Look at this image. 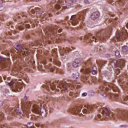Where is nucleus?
<instances>
[{
    "mask_svg": "<svg viewBox=\"0 0 128 128\" xmlns=\"http://www.w3.org/2000/svg\"><path fill=\"white\" fill-rule=\"evenodd\" d=\"M82 16H80L79 18L76 17V15H72L70 18L72 26H76L78 22V20H80L81 22H82Z\"/></svg>",
    "mask_w": 128,
    "mask_h": 128,
    "instance_id": "10",
    "label": "nucleus"
},
{
    "mask_svg": "<svg viewBox=\"0 0 128 128\" xmlns=\"http://www.w3.org/2000/svg\"><path fill=\"white\" fill-rule=\"evenodd\" d=\"M37 44H42V40H39L37 42Z\"/></svg>",
    "mask_w": 128,
    "mask_h": 128,
    "instance_id": "42",
    "label": "nucleus"
},
{
    "mask_svg": "<svg viewBox=\"0 0 128 128\" xmlns=\"http://www.w3.org/2000/svg\"><path fill=\"white\" fill-rule=\"evenodd\" d=\"M92 108L90 106H80L70 110L72 114H78L79 116L84 115L83 114H86L90 112Z\"/></svg>",
    "mask_w": 128,
    "mask_h": 128,
    "instance_id": "4",
    "label": "nucleus"
},
{
    "mask_svg": "<svg viewBox=\"0 0 128 128\" xmlns=\"http://www.w3.org/2000/svg\"><path fill=\"white\" fill-rule=\"evenodd\" d=\"M68 96V98H70V96Z\"/></svg>",
    "mask_w": 128,
    "mask_h": 128,
    "instance_id": "59",
    "label": "nucleus"
},
{
    "mask_svg": "<svg viewBox=\"0 0 128 128\" xmlns=\"http://www.w3.org/2000/svg\"><path fill=\"white\" fill-rule=\"evenodd\" d=\"M10 59H6L4 57L0 56V64H2V68H6L8 63L9 62Z\"/></svg>",
    "mask_w": 128,
    "mask_h": 128,
    "instance_id": "13",
    "label": "nucleus"
},
{
    "mask_svg": "<svg viewBox=\"0 0 128 128\" xmlns=\"http://www.w3.org/2000/svg\"><path fill=\"white\" fill-rule=\"evenodd\" d=\"M119 4L120 5L124 4V0H119Z\"/></svg>",
    "mask_w": 128,
    "mask_h": 128,
    "instance_id": "33",
    "label": "nucleus"
},
{
    "mask_svg": "<svg viewBox=\"0 0 128 128\" xmlns=\"http://www.w3.org/2000/svg\"><path fill=\"white\" fill-rule=\"evenodd\" d=\"M69 96H72V93L69 94Z\"/></svg>",
    "mask_w": 128,
    "mask_h": 128,
    "instance_id": "49",
    "label": "nucleus"
},
{
    "mask_svg": "<svg viewBox=\"0 0 128 128\" xmlns=\"http://www.w3.org/2000/svg\"><path fill=\"white\" fill-rule=\"evenodd\" d=\"M39 14H42V12H39Z\"/></svg>",
    "mask_w": 128,
    "mask_h": 128,
    "instance_id": "54",
    "label": "nucleus"
},
{
    "mask_svg": "<svg viewBox=\"0 0 128 128\" xmlns=\"http://www.w3.org/2000/svg\"><path fill=\"white\" fill-rule=\"evenodd\" d=\"M30 0V2H40L42 0Z\"/></svg>",
    "mask_w": 128,
    "mask_h": 128,
    "instance_id": "44",
    "label": "nucleus"
},
{
    "mask_svg": "<svg viewBox=\"0 0 128 128\" xmlns=\"http://www.w3.org/2000/svg\"><path fill=\"white\" fill-rule=\"evenodd\" d=\"M109 2H111L112 0H108Z\"/></svg>",
    "mask_w": 128,
    "mask_h": 128,
    "instance_id": "52",
    "label": "nucleus"
},
{
    "mask_svg": "<svg viewBox=\"0 0 128 128\" xmlns=\"http://www.w3.org/2000/svg\"><path fill=\"white\" fill-rule=\"evenodd\" d=\"M92 74H96V67L94 66L92 68Z\"/></svg>",
    "mask_w": 128,
    "mask_h": 128,
    "instance_id": "29",
    "label": "nucleus"
},
{
    "mask_svg": "<svg viewBox=\"0 0 128 128\" xmlns=\"http://www.w3.org/2000/svg\"><path fill=\"white\" fill-rule=\"evenodd\" d=\"M54 40H54H56V42H59L58 40H60V39H58V38H46L44 39H42V40L44 42H48V44H52V40Z\"/></svg>",
    "mask_w": 128,
    "mask_h": 128,
    "instance_id": "14",
    "label": "nucleus"
},
{
    "mask_svg": "<svg viewBox=\"0 0 128 128\" xmlns=\"http://www.w3.org/2000/svg\"><path fill=\"white\" fill-rule=\"evenodd\" d=\"M0 20H4V16H0Z\"/></svg>",
    "mask_w": 128,
    "mask_h": 128,
    "instance_id": "46",
    "label": "nucleus"
},
{
    "mask_svg": "<svg viewBox=\"0 0 128 128\" xmlns=\"http://www.w3.org/2000/svg\"><path fill=\"white\" fill-rule=\"evenodd\" d=\"M27 128H32V126H34V123L32 122H30L28 123L26 125Z\"/></svg>",
    "mask_w": 128,
    "mask_h": 128,
    "instance_id": "27",
    "label": "nucleus"
},
{
    "mask_svg": "<svg viewBox=\"0 0 128 128\" xmlns=\"http://www.w3.org/2000/svg\"><path fill=\"white\" fill-rule=\"evenodd\" d=\"M4 8H6V6L0 5V12L4 10Z\"/></svg>",
    "mask_w": 128,
    "mask_h": 128,
    "instance_id": "31",
    "label": "nucleus"
},
{
    "mask_svg": "<svg viewBox=\"0 0 128 128\" xmlns=\"http://www.w3.org/2000/svg\"><path fill=\"white\" fill-rule=\"evenodd\" d=\"M40 66H41V68H42V66H39V68H40Z\"/></svg>",
    "mask_w": 128,
    "mask_h": 128,
    "instance_id": "55",
    "label": "nucleus"
},
{
    "mask_svg": "<svg viewBox=\"0 0 128 128\" xmlns=\"http://www.w3.org/2000/svg\"><path fill=\"white\" fill-rule=\"evenodd\" d=\"M52 12V10L48 9L47 11V13L44 14V15L41 16L40 17L42 18H48V16H50L52 14L50 13Z\"/></svg>",
    "mask_w": 128,
    "mask_h": 128,
    "instance_id": "17",
    "label": "nucleus"
},
{
    "mask_svg": "<svg viewBox=\"0 0 128 128\" xmlns=\"http://www.w3.org/2000/svg\"><path fill=\"white\" fill-rule=\"evenodd\" d=\"M108 88H112V90L114 92H118V87L116 86L114 84H111L110 85H106L103 86L102 92H108Z\"/></svg>",
    "mask_w": 128,
    "mask_h": 128,
    "instance_id": "11",
    "label": "nucleus"
},
{
    "mask_svg": "<svg viewBox=\"0 0 128 128\" xmlns=\"http://www.w3.org/2000/svg\"><path fill=\"white\" fill-rule=\"evenodd\" d=\"M54 62L56 64H58V66H60V62L59 61L55 60Z\"/></svg>",
    "mask_w": 128,
    "mask_h": 128,
    "instance_id": "36",
    "label": "nucleus"
},
{
    "mask_svg": "<svg viewBox=\"0 0 128 128\" xmlns=\"http://www.w3.org/2000/svg\"><path fill=\"white\" fill-rule=\"evenodd\" d=\"M116 20V18L113 19L112 21L110 20V24L114 26V22Z\"/></svg>",
    "mask_w": 128,
    "mask_h": 128,
    "instance_id": "32",
    "label": "nucleus"
},
{
    "mask_svg": "<svg viewBox=\"0 0 128 128\" xmlns=\"http://www.w3.org/2000/svg\"><path fill=\"white\" fill-rule=\"evenodd\" d=\"M120 69H116V74H120Z\"/></svg>",
    "mask_w": 128,
    "mask_h": 128,
    "instance_id": "38",
    "label": "nucleus"
},
{
    "mask_svg": "<svg viewBox=\"0 0 128 128\" xmlns=\"http://www.w3.org/2000/svg\"><path fill=\"white\" fill-rule=\"evenodd\" d=\"M128 100V96H123V100L124 102H126Z\"/></svg>",
    "mask_w": 128,
    "mask_h": 128,
    "instance_id": "30",
    "label": "nucleus"
},
{
    "mask_svg": "<svg viewBox=\"0 0 128 128\" xmlns=\"http://www.w3.org/2000/svg\"><path fill=\"white\" fill-rule=\"evenodd\" d=\"M62 6V8L66 6L67 8H70V4H68H68H66V6H64V2L59 1L56 6V10H60Z\"/></svg>",
    "mask_w": 128,
    "mask_h": 128,
    "instance_id": "12",
    "label": "nucleus"
},
{
    "mask_svg": "<svg viewBox=\"0 0 128 128\" xmlns=\"http://www.w3.org/2000/svg\"><path fill=\"white\" fill-rule=\"evenodd\" d=\"M34 10H36V8L34 9L32 8H30L28 10L29 14H30V16H32V14H34V12H35Z\"/></svg>",
    "mask_w": 128,
    "mask_h": 128,
    "instance_id": "22",
    "label": "nucleus"
},
{
    "mask_svg": "<svg viewBox=\"0 0 128 128\" xmlns=\"http://www.w3.org/2000/svg\"><path fill=\"white\" fill-rule=\"evenodd\" d=\"M106 35L104 34V32H97L96 36H92L90 34H88V35L84 37L85 40H86L87 42H89L90 44H92V42H96V40H102L106 38Z\"/></svg>",
    "mask_w": 128,
    "mask_h": 128,
    "instance_id": "2",
    "label": "nucleus"
},
{
    "mask_svg": "<svg viewBox=\"0 0 128 128\" xmlns=\"http://www.w3.org/2000/svg\"><path fill=\"white\" fill-rule=\"evenodd\" d=\"M4 2V0H0V4H2Z\"/></svg>",
    "mask_w": 128,
    "mask_h": 128,
    "instance_id": "47",
    "label": "nucleus"
},
{
    "mask_svg": "<svg viewBox=\"0 0 128 128\" xmlns=\"http://www.w3.org/2000/svg\"><path fill=\"white\" fill-rule=\"evenodd\" d=\"M36 126H37V128H42V125H40V124H36Z\"/></svg>",
    "mask_w": 128,
    "mask_h": 128,
    "instance_id": "40",
    "label": "nucleus"
},
{
    "mask_svg": "<svg viewBox=\"0 0 128 128\" xmlns=\"http://www.w3.org/2000/svg\"><path fill=\"white\" fill-rule=\"evenodd\" d=\"M126 26H127L128 28V22L127 23Z\"/></svg>",
    "mask_w": 128,
    "mask_h": 128,
    "instance_id": "51",
    "label": "nucleus"
},
{
    "mask_svg": "<svg viewBox=\"0 0 128 128\" xmlns=\"http://www.w3.org/2000/svg\"><path fill=\"white\" fill-rule=\"evenodd\" d=\"M84 3L86 4H90L88 0H84Z\"/></svg>",
    "mask_w": 128,
    "mask_h": 128,
    "instance_id": "37",
    "label": "nucleus"
},
{
    "mask_svg": "<svg viewBox=\"0 0 128 128\" xmlns=\"http://www.w3.org/2000/svg\"><path fill=\"white\" fill-rule=\"evenodd\" d=\"M56 84H58L56 82H46L45 88L48 90H56Z\"/></svg>",
    "mask_w": 128,
    "mask_h": 128,
    "instance_id": "8",
    "label": "nucleus"
},
{
    "mask_svg": "<svg viewBox=\"0 0 128 128\" xmlns=\"http://www.w3.org/2000/svg\"><path fill=\"white\" fill-rule=\"evenodd\" d=\"M114 96L116 100L118 99V94H116L115 95H114Z\"/></svg>",
    "mask_w": 128,
    "mask_h": 128,
    "instance_id": "41",
    "label": "nucleus"
},
{
    "mask_svg": "<svg viewBox=\"0 0 128 128\" xmlns=\"http://www.w3.org/2000/svg\"><path fill=\"white\" fill-rule=\"evenodd\" d=\"M58 88H60L61 90H70V88H72V85L70 84L66 83V82H60L58 83Z\"/></svg>",
    "mask_w": 128,
    "mask_h": 128,
    "instance_id": "7",
    "label": "nucleus"
},
{
    "mask_svg": "<svg viewBox=\"0 0 128 128\" xmlns=\"http://www.w3.org/2000/svg\"><path fill=\"white\" fill-rule=\"evenodd\" d=\"M82 72H84V74H89V72H92V70L90 69L87 68L84 70H82Z\"/></svg>",
    "mask_w": 128,
    "mask_h": 128,
    "instance_id": "24",
    "label": "nucleus"
},
{
    "mask_svg": "<svg viewBox=\"0 0 128 128\" xmlns=\"http://www.w3.org/2000/svg\"><path fill=\"white\" fill-rule=\"evenodd\" d=\"M69 2H72V1H70V0Z\"/></svg>",
    "mask_w": 128,
    "mask_h": 128,
    "instance_id": "56",
    "label": "nucleus"
},
{
    "mask_svg": "<svg viewBox=\"0 0 128 128\" xmlns=\"http://www.w3.org/2000/svg\"><path fill=\"white\" fill-rule=\"evenodd\" d=\"M44 32L46 36H50V34H56L57 32H62V30L58 26H54L52 28L44 29Z\"/></svg>",
    "mask_w": 128,
    "mask_h": 128,
    "instance_id": "6",
    "label": "nucleus"
},
{
    "mask_svg": "<svg viewBox=\"0 0 128 128\" xmlns=\"http://www.w3.org/2000/svg\"><path fill=\"white\" fill-rule=\"evenodd\" d=\"M73 76L74 78H78L80 76V73L76 72L74 74H73Z\"/></svg>",
    "mask_w": 128,
    "mask_h": 128,
    "instance_id": "26",
    "label": "nucleus"
},
{
    "mask_svg": "<svg viewBox=\"0 0 128 128\" xmlns=\"http://www.w3.org/2000/svg\"><path fill=\"white\" fill-rule=\"evenodd\" d=\"M124 64H126V61L124 59L120 60L117 62V64L119 66H124Z\"/></svg>",
    "mask_w": 128,
    "mask_h": 128,
    "instance_id": "20",
    "label": "nucleus"
},
{
    "mask_svg": "<svg viewBox=\"0 0 128 128\" xmlns=\"http://www.w3.org/2000/svg\"><path fill=\"white\" fill-rule=\"evenodd\" d=\"M49 70H50V72H53L54 71V68H52L50 67V68H49Z\"/></svg>",
    "mask_w": 128,
    "mask_h": 128,
    "instance_id": "39",
    "label": "nucleus"
},
{
    "mask_svg": "<svg viewBox=\"0 0 128 128\" xmlns=\"http://www.w3.org/2000/svg\"><path fill=\"white\" fill-rule=\"evenodd\" d=\"M98 16H100V12H95L92 14L91 18L93 20H96Z\"/></svg>",
    "mask_w": 128,
    "mask_h": 128,
    "instance_id": "16",
    "label": "nucleus"
},
{
    "mask_svg": "<svg viewBox=\"0 0 128 128\" xmlns=\"http://www.w3.org/2000/svg\"><path fill=\"white\" fill-rule=\"evenodd\" d=\"M68 48H64V47H62L60 49V54H64V52H68Z\"/></svg>",
    "mask_w": 128,
    "mask_h": 128,
    "instance_id": "21",
    "label": "nucleus"
},
{
    "mask_svg": "<svg viewBox=\"0 0 128 128\" xmlns=\"http://www.w3.org/2000/svg\"><path fill=\"white\" fill-rule=\"evenodd\" d=\"M16 90H18V92H22V88H20V83L18 82L16 84Z\"/></svg>",
    "mask_w": 128,
    "mask_h": 128,
    "instance_id": "23",
    "label": "nucleus"
},
{
    "mask_svg": "<svg viewBox=\"0 0 128 128\" xmlns=\"http://www.w3.org/2000/svg\"><path fill=\"white\" fill-rule=\"evenodd\" d=\"M22 110L24 112H28L31 108L32 112L34 114H39L40 112V108L38 104V102L32 103L31 102H27L26 103L22 102Z\"/></svg>",
    "mask_w": 128,
    "mask_h": 128,
    "instance_id": "1",
    "label": "nucleus"
},
{
    "mask_svg": "<svg viewBox=\"0 0 128 128\" xmlns=\"http://www.w3.org/2000/svg\"><path fill=\"white\" fill-rule=\"evenodd\" d=\"M14 48L17 50H20V52L23 56H26L28 54V50L27 48H22L20 44H17L14 46Z\"/></svg>",
    "mask_w": 128,
    "mask_h": 128,
    "instance_id": "9",
    "label": "nucleus"
},
{
    "mask_svg": "<svg viewBox=\"0 0 128 128\" xmlns=\"http://www.w3.org/2000/svg\"><path fill=\"white\" fill-rule=\"evenodd\" d=\"M82 64V62L80 58H77L73 62V68H78L79 66H80Z\"/></svg>",
    "mask_w": 128,
    "mask_h": 128,
    "instance_id": "15",
    "label": "nucleus"
},
{
    "mask_svg": "<svg viewBox=\"0 0 128 128\" xmlns=\"http://www.w3.org/2000/svg\"><path fill=\"white\" fill-rule=\"evenodd\" d=\"M113 118L114 120L116 118L121 120H128V114L126 113L125 114H118V113H110V110L108 108H104V112L102 113V118H104V116H110Z\"/></svg>",
    "mask_w": 128,
    "mask_h": 128,
    "instance_id": "3",
    "label": "nucleus"
},
{
    "mask_svg": "<svg viewBox=\"0 0 128 128\" xmlns=\"http://www.w3.org/2000/svg\"><path fill=\"white\" fill-rule=\"evenodd\" d=\"M30 24H32V26L33 24L34 26H32V28H34L36 26V24H38V21L34 20V21L24 22L22 23L18 26L19 30H24L25 28H30Z\"/></svg>",
    "mask_w": 128,
    "mask_h": 128,
    "instance_id": "5",
    "label": "nucleus"
},
{
    "mask_svg": "<svg viewBox=\"0 0 128 128\" xmlns=\"http://www.w3.org/2000/svg\"><path fill=\"white\" fill-rule=\"evenodd\" d=\"M115 56H116V58H120V52H118V51L115 52Z\"/></svg>",
    "mask_w": 128,
    "mask_h": 128,
    "instance_id": "28",
    "label": "nucleus"
},
{
    "mask_svg": "<svg viewBox=\"0 0 128 128\" xmlns=\"http://www.w3.org/2000/svg\"><path fill=\"white\" fill-rule=\"evenodd\" d=\"M122 50L123 52H126L128 50V46H124L122 48Z\"/></svg>",
    "mask_w": 128,
    "mask_h": 128,
    "instance_id": "25",
    "label": "nucleus"
},
{
    "mask_svg": "<svg viewBox=\"0 0 128 128\" xmlns=\"http://www.w3.org/2000/svg\"><path fill=\"white\" fill-rule=\"evenodd\" d=\"M124 38V36L122 34V36H121L120 34H118L116 35V36L112 40H114V42H116V40H120V38Z\"/></svg>",
    "mask_w": 128,
    "mask_h": 128,
    "instance_id": "19",
    "label": "nucleus"
},
{
    "mask_svg": "<svg viewBox=\"0 0 128 128\" xmlns=\"http://www.w3.org/2000/svg\"><path fill=\"white\" fill-rule=\"evenodd\" d=\"M37 114H40L42 116L43 118L46 116V109L44 108H40V112Z\"/></svg>",
    "mask_w": 128,
    "mask_h": 128,
    "instance_id": "18",
    "label": "nucleus"
},
{
    "mask_svg": "<svg viewBox=\"0 0 128 128\" xmlns=\"http://www.w3.org/2000/svg\"><path fill=\"white\" fill-rule=\"evenodd\" d=\"M102 96H104V98H106V93H104V94H102Z\"/></svg>",
    "mask_w": 128,
    "mask_h": 128,
    "instance_id": "45",
    "label": "nucleus"
},
{
    "mask_svg": "<svg viewBox=\"0 0 128 128\" xmlns=\"http://www.w3.org/2000/svg\"><path fill=\"white\" fill-rule=\"evenodd\" d=\"M82 96H88V93L86 92H84L82 94Z\"/></svg>",
    "mask_w": 128,
    "mask_h": 128,
    "instance_id": "43",
    "label": "nucleus"
},
{
    "mask_svg": "<svg viewBox=\"0 0 128 128\" xmlns=\"http://www.w3.org/2000/svg\"><path fill=\"white\" fill-rule=\"evenodd\" d=\"M52 12H56L55 10H52Z\"/></svg>",
    "mask_w": 128,
    "mask_h": 128,
    "instance_id": "58",
    "label": "nucleus"
},
{
    "mask_svg": "<svg viewBox=\"0 0 128 128\" xmlns=\"http://www.w3.org/2000/svg\"><path fill=\"white\" fill-rule=\"evenodd\" d=\"M16 18H20V15L18 14V15L16 16Z\"/></svg>",
    "mask_w": 128,
    "mask_h": 128,
    "instance_id": "50",
    "label": "nucleus"
},
{
    "mask_svg": "<svg viewBox=\"0 0 128 128\" xmlns=\"http://www.w3.org/2000/svg\"><path fill=\"white\" fill-rule=\"evenodd\" d=\"M98 118H102V115L100 114L98 115Z\"/></svg>",
    "mask_w": 128,
    "mask_h": 128,
    "instance_id": "48",
    "label": "nucleus"
},
{
    "mask_svg": "<svg viewBox=\"0 0 128 128\" xmlns=\"http://www.w3.org/2000/svg\"><path fill=\"white\" fill-rule=\"evenodd\" d=\"M36 18H38V16L36 15Z\"/></svg>",
    "mask_w": 128,
    "mask_h": 128,
    "instance_id": "57",
    "label": "nucleus"
},
{
    "mask_svg": "<svg viewBox=\"0 0 128 128\" xmlns=\"http://www.w3.org/2000/svg\"><path fill=\"white\" fill-rule=\"evenodd\" d=\"M24 98H26V96H24Z\"/></svg>",
    "mask_w": 128,
    "mask_h": 128,
    "instance_id": "53",
    "label": "nucleus"
},
{
    "mask_svg": "<svg viewBox=\"0 0 128 128\" xmlns=\"http://www.w3.org/2000/svg\"><path fill=\"white\" fill-rule=\"evenodd\" d=\"M4 118V114H2V113L0 112V120H2ZM2 128V126H0V128Z\"/></svg>",
    "mask_w": 128,
    "mask_h": 128,
    "instance_id": "35",
    "label": "nucleus"
},
{
    "mask_svg": "<svg viewBox=\"0 0 128 128\" xmlns=\"http://www.w3.org/2000/svg\"><path fill=\"white\" fill-rule=\"evenodd\" d=\"M13 84H14V82L13 81H12L11 82L8 84L9 86H12Z\"/></svg>",
    "mask_w": 128,
    "mask_h": 128,
    "instance_id": "34",
    "label": "nucleus"
}]
</instances>
